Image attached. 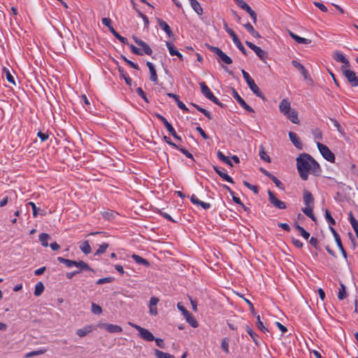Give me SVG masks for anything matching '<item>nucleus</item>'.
<instances>
[{
  "label": "nucleus",
  "mask_w": 358,
  "mask_h": 358,
  "mask_svg": "<svg viewBox=\"0 0 358 358\" xmlns=\"http://www.w3.org/2000/svg\"><path fill=\"white\" fill-rule=\"evenodd\" d=\"M190 4L193 10L198 14L202 15L203 9L200 6L199 3L196 0H192L190 1Z\"/></svg>",
  "instance_id": "obj_28"
},
{
  "label": "nucleus",
  "mask_w": 358,
  "mask_h": 358,
  "mask_svg": "<svg viewBox=\"0 0 358 358\" xmlns=\"http://www.w3.org/2000/svg\"><path fill=\"white\" fill-rule=\"evenodd\" d=\"M279 110L285 116H286L292 123L299 124L297 112L294 109L291 108L290 102L287 99H283L279 104Z\"/></svg>",
  "instance_id": "obj_2"
},
{
  "label": "nucleus",
  "mask_w": 358,
  "mask_h": 358,
  "mask_svg": "<svg viewBox=\"0 0 358 358\" xmlns=\"http://www.w3.org/2000/svg\"><path fill=\"white\" fill-rule=\"evenodd\" d=\"M57 261L60 263L65 264L69 268H71L76 265V261L69 259H65L62 257H58Z\"/></svg>",
  "instance_id": "obj_26"
},
{
  "label": "nucleus",
  "mask_w": 358,
  "mask_h": 358,
  "mask_svg": "<svg viewBox=\"0 0 358 358\" xmlns=\"http://www.w3.org/2000/svg\"><path fill=\"white\" fill-rule=\"evenodd\" d=\"M329 229L330 231H331V233L333 234L334 236V238H335V241H336V243L339 248V250L341 251L342 252V255L343 256V257L345 259L347 258V253L343 246V244H342V242H341V238L338 235V234L336 232V231L331 227L330 226L329 227Z\"/></svg>",
  "instance_id": "obj_12"
},
{
  "label": "nucleus",
  "mask_w": 358,
  "mask_h": 358,
  "mask_svg": "<svg viewBox=\"0 0 358 358\" xmlns=\"http://www.w3.org/2000/svg\"><path fill=\"white\" fill-rule=\"evenodd\" d=\"M303 202L306 206H313L314 203L313 194L306 189L303 190Z\"/></svg>",
  "instance_id": "obj_17"
},
{
  "label": "nucleus",
  "mask_w": 358,
  "mask_h": 358,
  "mask_svg": "<svg viewBox=\"0 0 358 358\" xmlns=\"http://www.w3.org/2000/svg\"><path fill=\"white\" fill-rule=\"evenodd\" d=\"M131 257L138 264H142V265H144L145 266H150V265L147 259L140 257L139 255H133L131 256Z\"/></svg>",
  "instance_id": "obj_27"
},
{
  "label": "nucleus",
  "mask_w": 358,
  "mask_h": 358,
  "mask_svg": "<svg viewBox=\"0 0 358 358\" xmlns=\"http://www.w3.org/2000/svg\"><path fill=\"white\" fill-rule=\"evenodd\" d=\"M325 218L331 225L336 224L334 219L331 215L329 211L327 209L325 210Z\"/></svg>",
  "instance_id": "obj_50"
},
{
  "label": "nucleus",
  "mask_w": 358,
  "mask_h": 358,
  "mask_svg": "<svg viewBox=\"0 0 358 358\" xmlns=\"http://www.w3.org/2000/svg\"><path fill=\"white\" fill-rule=\"evenodd\" d=\"M201 93L209 100L213 101L214 103L222 107V103L219 101V99L214 96V94L211 92L209 87L206 85L205 83L201 82L199 83Z\"/></svg>",
  "instance_id": "obj_4"
},
{
  "label": "nucleus",
  "mask_w": 358,
  "mask_h": 358,
  "mask_svg": "<svg viewBox=\"0 0 358 358\" xmlns=\"http://www.w3.org/2000/svg\"><path fill=\"white\" fill-rule=\"evenodd\" d=\"M155 355L157 358H175L173 355L167 352L160 351L159 350H155Z\"/></svg>",
  "instance_id": "obj_35"
},
{
  "label": "nucleus",
  "mask_w": 358,
  "mask_h": 358,
  "mask_svg": "<svg viewBox=\"0 0 358 358\" xmlns=\"http://www.w3.org/2000/svg\"><path fill=\"white\" fill-rule=\"evenodd\" d=\"M37 136L41 138V141H45L48 139L49 135L41 131H38Z\"/></svg>",
  "instance_id": "obj_63"
},
{
  "label": "nucleus",
  "mask_w": 358,
  "mask_h": 358,
  "mask_svg": "<svg viewBox=\"0 0 358 358\" xmlns=\"http://www.w3.org/2000/svg\"><path fill=\"white\" fill-rule=\"evenodd\" d=\"M157 22H158L159 27L166 32V34L169 36V37L173 36V33L171 29L170 28L169 24L165 21H164L162 19H158Z\"/></svg>",
  "instance_id": "obj_16"
},
{
  "label": "nucleus",
  "mask_w": 358,
  "mask_h": 358,
  "mask_svg": "<svg viewBox=\"0 0 358 358\" xmlns=\"http://www.w3.org/2000/svg\"><path fill=\"white\" fill-rule=\"evenodd\" d=\"M303 213L310 217L313 221H315L316 218L313 214V206H306L302 209Z\"/></svg>",
  "instance_id": "obj_24"
},
{
  "label": "nucleus",
  "mask_w": 358,
  "mask_h": 358,
  "mask_svg": "<svg viewBox=\"0 0 358 358\" xmlns=\"http://www.w3.org/2000/svg\"><path fill=\"white\" fill-rule=\"evenodd\" d=\"M246 331H247L248 334L251 336V338H252L253 341L256 344H257V341L256 339L257 334L248 326L246 327Z\"/></svg>",
  "instance_id": "obj_55"
},
{
  "label": "nucleus",
  "mask_w": 358,
  "mask_h": 358,
  "mask_svg": "<svg viewBox=\"0 0 358 358\" xmlns=\"http://www.w3.org/2000/svg\"><path fill=\"white\" fill-rule=\"evenodd\" d=\"M113 281V278L112 277H106V278H100L97 280L96 282V284L97 285H102V284H104V283H108V282H111Z\"/></svg>",
  "instance_id": "obj_51"
},
{
  "label": "nucleus",
  "mask_w": 358,
  "mask_h": 358,
  "mask_svg": "<svg viewBox=\"0 0 358 358\" xmlns=\"http://www.w3.org/2000/svg\"><path fill=\"white\" fill-rule=\"evenodd\" d=\"M257 326L258 329H260L262 332L268 331L267 328H266L264 327L263 322L261 321L259 315H257Z\"/></svg>",
  "instance_id": "obj_49"
},
{
  "label": "nucleus",
  "mask_w": 358,
  "mask_h": 358,
  "mask_svg": "<svg viewBox=\"0 0 358 358\" xmlns=\"http://www.w3.org/2000/svg\"><path fill=\"white\" fill-rule=\"evenodd\" d=\"M207 46L210 50H211L213 53H215L220 57L222 62L227 64H230L232 63V59L229 56H227L224 52H223L221 49H220L217 47L211 46L210 45H207Z\"/></svg>",
  "instance_id": "obj_8"
},
{
  "label": "nucleus",
  "mask_w": 358,
  "mask_h": 358,
  "mask_svg": "<svg viewBox=\"0 0 358 358\" xmlns=\"http://www.w3.org/2000/svg\"><path fill=\"white\" fill-rule=\"evenodd\" d=\"M221 348L226 353H229V339L227 338L222 339L221 343Z\"/></svg>",
  "instance_id": "obj_47"
},
{
  "label": "nucleus",
  "mask_w": 358,
  "mask_h": 358,
  "mask_svg": "<svg viewBox=\"0 0 358 358\" xmlns=\"http://www.w3.org/2000/svg\"><path fill=\"white\" fill-rule=\"evenodd\" d=\"M289 36L296 41L298 43H301V44H309L310 43L311 41L308 39V38H303V37H301L294 33H292V31H289Z\"/></svg>",
  "instance_id": "obj_22"
},
{
  "label": "nucleus",
  "mask_w": 358,
  "mask_h": 358,
  "mask_svg": "<svg viewBox=\"0 0 358 358\" xmlns=\"http://www.w3.org/2000/svg\"><path fill=\"white\" fill-rule=\"evenodd\" d=\"M92 331L91 327H85L83 329H79L77 330L76 333L77 335L80 337H84L86 336L88 333H90Z\"/></svg>",
  "instance_id": "obj_36"
},
{
  "label": "nucleus",
  "mask_w": 358,
  "mask_h": 358,
  "mask_svg": "<svg viewBox=\"0 0 358 358\" xmlns=\"http://www.w3.org/2000/svg\"><path fill=\"white\" fill-rule=\"evenodd\" d=\"M78 268H79L78 271H80V273L82 271H94V270L85 262L83 261H79L76 262V265L75 266Z\"/></svg>",
  "instance_id": "obj_25"
},
{
  "label": "nucleus",
  "mask_w": 358,
  "mask_h": 358,
  "mask_svg": "<svg viewBox=\"0 0 358 358\" xmlns=\"http://www.w3.org/2000/svg\"><path fill=\"white\" fill-rule=\"evenodd\" d=\"M80 250L85 255H88L91 252V247L87 241H83L80 245Z\"/></svg>",
  "instance_id": "obj_29"
},
{
  "label": "nucleus",
  "mask_w": 358,
  "mask_h": 358,
  "mask_svg": "<svg viewBox=\"0 0 358 358\" xmlns=\"http://www.w3.org/2000/svg\"><path fill=\"white\" fill-rule=\"evenodd\" d=\"M4 71L6 72V76L7 80L9 83H10L13 84L14 85H15L16 84H15L14 78L12 76V74L10 73V72L9 71V70L4 69Z\"/></svg>",
  "instance_id": "obj_52"
},
{
  "label": "nucleus",
  "mask_w": 358,
  "mask_h": 358,
  "mask_svg": "<svg viewBox=\"0 0 358 358\" xmlns=\"http://www.w3.org/2000/svg\"><path fill=\"white\" fill-rule=\"evenodd\" d=\"M350 222L353 228L357 237L358 238V221L353 217L352 213H350Z\"/></svg>",
  "instance_id": "obj_30"
},
{
  "label": "nucleus",
  "mask_w": 358,
  "mask_h": 358,
  "mask_svg": "<svg viewBox=\"0 0 358 358\" xmlns=\"http://www.w3.org/2000/svg\"><path fill=\"white\" fill-rule=\"evenodd\" d=\"M146 65L148 67L150 73V80L155 83H157L158 82V78H157V72H156V70L155 69L153 64L151 63L150 62H148L146 63Z\"/></svg>",
  "instance_id": "obj_18"
},
{
  "label": "nucleus",
  "mask_w": 358,
  "mask_h": 358,
  "mask_svg": "<svg viewBox=\"0 0 358 358\" xmlns=\"http://www.w3.org/2000/svg\"><path fill=\"white\" fill-rule=\"evenodd\" d=\"M103 217L106 220H113L115 217V213L112 210H106L101 213Z\"/></svg>",
  "instance_id": "obj_37"
},
{
  "label": "nucleus",
  "mask_w": 358,
  "mask_h": 358,
  "mask_svg": "<svg viewBox=\"0 0 358 358\" xmlns=\"http://www.w3.org/2000/svg\"><path fill=\"white\" fill-rule=\"evenodd\" d=\"M121 58L131 68L135 69H139L138 66L134 62L129 60L124 55H121Z\"/></svg>",
  "instance_id": "obj_48"
},
{
  "label": "nucleus",
  "mask_w": 358,
  "mask_h": 358,
  "mask_svg": "<svg viewBox=\"0 0 358 358\" xmlns=\"http://www.w3.org/2000/svg\"><path fill=\"white\" fill-rule=\"evenodd\" d=\"M229 34L231 37L233 42L235 43V45L238 48V49L243 55H245L247 54V51H246L245 48H244V46L243 45V44L241 43L239 38H238V36H236V33L234 31H229Z\"/></svg>",
  "instance_id": "obj_13"
},
{
  "label": "nucleus",
  "mask_w": 358,
  "mask_h": 358,
  "mask_svg": "<svg viewBox=\"0 0 358 358\" xmlns=\"http://www.w3.org/2000/svg\"><path fill=\"white\" fill-rule=\"evenodd\" d=\"M235 3L242 9L245 10L247 13L250 11L252 8L250 6L245 2L243 0H234Z\"/></svg>",
  "instance_id": "obj_34"
},
{
  "label": "nucleus",
  "mask_w": 358,
  "mask_h": 358,
  "mask_svg": "<svg viewBox=\"0 0 358 358\" xmlns=\"http://www.w3.org/2000/svg\"><path fill=\"white\" fill-rule=\"evenodd\" d=\"M133 39H134V42L142 48L141 51L143 52V54H145L148 55H152V50L151 48L146 43H145L143 41L138 38L136 36H133Z\"/></svg>",
  "instance_id": "obj_11"
},
{
  "label": "nucleus",
  "mask_w": 358,
  "mask_h": 358,
  "mask_svg": "<svg viewBox=\"0 0 358 358\" xmlns=\"http://www.w3.org/2000/svg\"><path fill=\"white\" fill-rule=\"evenodd\" d=\"M245 44L256 53L262 61L265 62L266 53L264 50L250 41H246Z\"/></svg>",
  "instance_id": "obj_10"
},
{
  "label": "nucleus",
  "mask_w": 358,
  "mask_h": 358,
  "mask_svg": "<svg viewBox=\"0 0 358 358\" xmlns=\"http://www.w3.org/2000/svg\"><path fill=\"white\" fill-rule=\"evenodd\" d=\"M296 229L300 232L301 235L306 239L308 240V238L310 236V234L307 232L302 227H301L299 224L296 225Z\"/></svg>",
  "instance_id": "obj_42"
},
{
  "label": "nucleus",
  "mask_w": 358,
  "mask_h": 358,
  "mask_svg": "<svg viewBox=\"0 0 358 358\" xmlns=\"http://www.w3.org/2000/svg\"><path fill=\"white\" fill-rule=\"evenodd\" d=\"M39 241L41 243V245L43 247H48V240L50 238V235L46 233H42L38 236Z\"/></svg>",
  "instance_id": "obj_32"
},
{
  "label": "nucleus",
  "mask_w": 358,
  "mask_h": 358,
  "mask_svg": "<svg viewBox=\"0 0 358 358\" xmlns=\"http://www.w3.org/2000/svg\"><path fill=\"white\" fill-rule=\"evenodd\" d=\"M289 137L291 142L294 144V145L299 150L303 149V145L300 141V138L297 136V134L294 132L289 131Z\"/></svg>",
  "instance_id": "obj_14"
},
{
  "label": "nucleus",
  "mask_w": 358,
  "mask_h": 358,
  "mask_svg": "<svg viewBox=\"0 0 358 358\" xmlns=\"http://www.w3.org/2000/svg\"><path fill=\"white\" fill-rule=\"evenodd\" d=\"M108 247H109L108 243H104L101 244V245L99 247V248L96 250V251L95 252L94 255H95V256H97V255H101V254L104 253V252L106 251V250H107V248H108Z\"/></svg>",
  "instance_id": "obj_40"
},
{
  "label": "nucleus",
  "mask_w": 358,
  "mask_h": 358,
  "mask_svg": "<svg viewBox=\"0 0 358 358\" xmlns=\"http://www.w3.org/2000/svg\"><path fill=\"white\" fill-rule=\"evenodd\" d=\"M313 3L317 8H318L322 12H327V8L323 3L317 1H315Z\"/></svg>",
  "instance_id": "obj_59"
},
{
  "label": "nucleus",
  "mask_w": 358,
  "mask_h": 358,
  "mask_svg": "<svg viewBox=\"0 0 358 358\" xmlns=\"http://www.w3.org/2000/svg\"><path fill=\"white\" fill-rule=\"evenodd\" d=\"M114 36L117 39L119 40L120 42H122V43L124 44H127L128 43V41H127V38L122 36L121 35H120L117 32L114 35Z\"/></svg>",
  "instance_id": "obj_61"
},
{
  "label": "nucleus",
  "mask_w": 358,
  "mask_h": 358,
  "mask_svg": "<svg viewBox=\"0 0 358 358\" xmlns=\"http://www.w3.org/2000/svg\"><path fill=\"white\" fill-rule=\"evenodd\" d=\"M274 183L275 185L279 187L280 189H283V184L274 176H273L272 177H271L270 178Z\"/></svg>",
  "instance_id": "obj_58"
},
{
  "label": "nucleus",
  "mask_w": 358,
  "mask_h": 358,
  "mask_svg": "<svg viewBox=\"0 0 358 358\" xmlns=\"http://www.w3.org/2000/svg\"><path fill=\"white\" fill-rule=\"evenodd\" d=\"M44 290V285L41 282H38L35 285L34 295L36 296H40Z\"/></svg>",
  "instance_id": "obj_38"
},
{
  "label": "nucleus",
  "mask_w": 358,
  "mask_h": 358,
  "mask_svg": "<svg viewBox=\"0 0 358 358\" xmlns=\"http://www.w3.org/2000/svg\"><path fill=\"white\" fill-rule=\"evenodd\" d=\"M136 92H137V94H138L140 96H141V97L144 99V101H145V102H147V103H148V102H149V101H148V98H147V96H146V95H145V92H143V90H142V88H141V87H138V88L136 89Z\"/></svg>",
  "instance_id": "obj_57"
},
{
  "label": "nucleus",
  "mask_w": 358,
  "mask_h": 358,
  "mask_svg": "<svg viewBox=\"0 0 358 358\" xmlns=\"http://www.w3.org/2000/svg\"><path fill=\"white\" fill-rule=\"evenodd\" d=\"M176 102L180 109L185 110V111H189V109L187 108V106L179 99L177 100Z\"/></svg>",
  "instance_id": "obj_64"
},
{
  "label": "nucleus",
  "mask_w": 358,
  "mask_h": 358,
  "mask_svg": "<svg viewBox=\"0 0 358 358\" xmlns=\"http://www.w3.org/2000/svg\"><path fill=\"white\" fill-rule=\"evenodd\" d=\"M45 352H46V350H38L31 351V352H28L27 354H26L25 355V357L26 358H29V357H34V356L43 355Z\"/></svg>",
  "instance_id": "obj_43"
},
{
  "label": "nucleus",
  "mask_w": 358,
  "mask_h": 358,
  "mask_svg": "<svg viewBox=\"0 0 358 358\" xmlns=\"http://www.w3.org/2000/svg\"><path fill=\"white\" fill-rule=\"evenodd\" d=\"M313 134L314 136V138L318 141H321L322 138V133L320 129H315L313 131Z\"/></svg>",
  "instance_id": "obj_53"
},
{
  "label": "nucleus",
  "mask_w": 358,
  "mask_h": 358,
  "mask_svg": "<svg viewBox=\"0 0 358 358\" xmlns=\"http://www.w3.org/2000/svg\"><path fill=\"white\" fill-rule=\"evenodd\" d=\"M243 185L250 190L253 191L255 194L258 193V187L257 186L251 185L247 181H243Z\"/></svg>",
  "instance_id": "obj_54"
},
{
  "label": "nucleus",
  "mask_w": 358,
  "mask_h": 358,
  "mask_svg": "<svg viewBox=\"0 0 358 358\" xmlns=\"http://www.w3.org/2000/svg\"><path fill=\"white\" fill-rule=\"evenodd\" d=\"M242 74L243 76V78L245 79V82L248 85L250 89L252 92L257 96L258 97L261 98L263 101H266V97L264 95V94L260 91L259 87L256 85L254 80L250 77L249 73L246 72L245 70H242Z\"/></svg>",
  "instance_id": "obj_3"
},
{
  "label": "nucleus",
  "mask_w": 358,
  "mask_h": 358,
  "mask_svg": "<svg viewBox=\"0 0 358 358\" xmlns=\"http://www.w3.org/2000/svg\"><path fill=\"white\" fill-rule=\"evenodd\" d=\"M213 169L224 180L230 182V183H234V180L231 177H230L229 175L225 173L222 170H221L217 166H213Z\"/></svg>",
  "instance_id": "obj_20"
},
{
  "label": "nucleus",
  "mask_w": 358,
  "mask_h": 358,
  "mask_svg": "<svg viewBox=\"0 0 358 358\" xmlns=\"http://www.w3.org/2000/svg\"><path fill=\"white\" fill-rule=\"evenodd\" d=\"M118 71L120 74V76L124 80L125 83L127 85L131 86L132 80L131 78L127 75V73L124 71V69L121 66H118Z\"/></svg>",
  "instance_id": "obj_23"
},
{
  "label": "nucleus",
  "mask_w": 358,
  "mask_h": 358,
  "mask_svg": "<svg viewBox=\"0 0 358 358\" xmlns=\"http://www.w3.org/2000/svg\"><path fill=\"white\" fill-rule=\"evenodd\" d=\"M232 96L241 106H242L245 102L234 89L232 90Z\"/></svg>",
  "instance_id": "obj_45"
},
{
  "label": "nucleus",
  "mask_w": 358,
  "mask_h": 358,
  "mask_svg": "<svg viewBox=\"0 0 358 358\" xmlns=\"http://www.w3.org/2000/svg\"><path fill=\"white\" fill-rule=\"evenodd\" d=\"M166 45L171 55H178V51L176 49L175 46L171 42L166 41Z\"/></svg>",
  "instance_id": "obj_39"
},
{
  "label": "nucleus",
  "mask_w": 358,
  "mask_h": 358,
  "mask_svg": "<svg viewBox=\"0 0 358 358\" xmlns=\"http://www.w3.org/2000/svg\"><path fill=\"white\" fill-rule=\"evenodd\" d=\"M341 288L338 291V298L339 300H343L347 296L346 288L343 282H340Z\"/></svg>",
  "instance_id": "obj_33"
},
{
  "label": "nucleus",
  "mask_w": 358,
  "mask_h": 358,
  "mask_svg": "<svg viewBox=\"0 0 358 358\" xmlns=\"http://www.w3.org/2000/svg\"><path fill=\"white\" fill-rule=\"evenodd\" d=\"M129 324L136 329L139 334V336L146 341H152L155 339L153 334L148 329L141 327V326L129 322Z\"/></svg>",
  "instance_id": "obj_5"
},
{
  "label": "nucleus",
  "mask_w": 358,
  "mask_h": 358,
  "mask_svg": "<svg viewBox=\"0 0 358 358\" xmlns=\"http://www.w3.org/2000/svg\"><path fill=\"white\" fill-rule=\"evenodd\" d=\"M268 200L275 208L285 209L287 208L285 202L279 200L271 190L268 191Z\"/></svg>",
  "instance_id": "obj_9"
},
{
  "label": "nucleus",
  "mask_w": 358,
  "mask_h": 358,
  "mask_svg": "<svg viewBox=\"0 0 358 358\" xmlns=\"http://www.w3.org/2000/svg\"><path fill=\"white\" fill-rule=\"evenodd\" d=\"M341 69L350 85L352 87H358V77L355 73L352 70L345 69L343 66H341Z\"/></svg>",
  "instance_id": "obj_7"
},
{
  "label": "nucleus",
  "mask_w": 358,
  "mask_h": 358,
  "mask_svg": "<svg viewBox=\"0 0 358 358\" xmlns=\"http://www.w3.org/2000/svg\"><path fill=\"white\" fill-rule=\"evenodd\" d=\"M259 157L262 160H264L266 162H271V159H270L269 156L265 152L263 146H260Z\"/></svg>",
  "instance_id": "obj_41"
},
{
  "label": "nucleus",
  "mask_w": 358,
  "mask_h": 358,
  "mask_svg": "<svg viewBox=\"0 0 358 358\" xmlns=\"http://www.w3.org/2000/svg\"><path fill=\"white\" fill-rule=\"evenodd\" d=\"M186 321L192 327H198V322L196 320V319L192 315H190L189 317H187Z\"/></svg>",
  "instance_id": "obj_46"
},
{
  "label": "nucleus",
  "mask_w": 358,
  "mask_h": 358,
  "mask_svg": "<svg viewBox=\"0 0 358 358\" xmlns=\"http://www.w3.org/2000/svg\"><path fill=\"white\" fill-rule=\"evenodd\" d=\"M296 167L300 177L307 180L308 174L319 176L321 169L319 164L308 154L302 153L296 158Z\"/></svg>",
  "instance_id": "obj_1"
},
{
  "label": "nucleus",
  "mask_w": 358,
  "mask_h": 358,
  "mask_svg": "<svg viewBox=\"0 0 358 358\" xmlns=\"http://www.w3.org/2000/svg\"><path fill=\"white\" fill-rule=\"evenodd\" d=\"M334 59L338 62H341V63H343L345 65L346 67H348L350 66V63H349V61L345 57V56L341 53L340 52H336L334 54Z\"/></svg>",
  "instance_id": "obj_19"
},
{
  "label": "nucleus",
  "mask_w": 358,
  "mask_h": 358,
  "mask_svg": "<svg viewBox=\"0 0 358 358\" xmlns=\"http://www.w3.org/2000/svg\"><path fill=\"white\" fill-rule=\"evenodd\" d=\"M177 149L181 151L187 157L193 159L192 155L190 152H189L186 149L180 148V146L179 148Z\"/></svg>",
  "instance_id": "obj_62"
},
{
  "label": "nucleus",
  "mask_w": 358,
  "mask_h": 358,
  "mask_svg": "<svg viewBox=\"0 0 358 358\" xmlns=\"http://www.w3.org/2000/svg\"><path fill=\"white\" fill-rule=\"evenodd\" d=\"M129 48L134 54L138 55H143V52L139 48H136L135 45L130 44Z\"/></svg>",
  "instance_id": "obj_56"
},
{
  "label": "nucleus",
  "mask_w": 358,
  "mask_h": 358,
  "mask_svg": "<svg viewBox=\"0 0 358 358\" xmlns=\"http://www.w3.org/2000/svg\"><path fill=\"white\" fill-rule=\"evenodd\" d=\"M292 64L295 68H296L301 72L304 78H307L308 76V72L301 64H300L299 62L296 60H292Z\"/></svg>",
  "instance_id": "obj_21"
},
{
  "label": "nucleus",
  "mask_w": 358,
  "mask_h": 358,
  "mask_svg": "<svg viewBox=\"0 0 358 358\" xmlns=\"http://www.w3.org/2000/svg\"><path fill=\"white\" fill-rule=\"evenodd\" d=\"M28 204H29V205L31 207V208H32V210H33V216H34V217H36L37 216V215H38V208H37V207H36V204H35L34 202H32V201L29 202V203H28Z\"/></svg>",
  "instance_id": "obj_60"
},
{
  "label": "nucleus",
  "mask_w": 358,
  "mask_h": 358,
  "mask_svg": "<svg viewBox=\"0 0 358 358\" xmlns=\"http://www.w3.org/2000/svg\"><path fill=\"white\" fill-rule=\"evenodd\" d=\"M92 312L95 315H100L102 313V308L95 303H92Z\"/></svg>",
  "instance_id": "obj_44"
},
{
  "label": "nucleus",
  "mask_w": 358,
  "mask_h": 358,
  "mask_svg": "<svg viewBox=\"0 0 358 358\" xmlns=\"http://www.w3.org/2000/svg\"><path fill=\"white\" fill-rule=\"evenodd\" d=\"M217 156L220 160L227 164L230 166H233V164L229 157H226L221 151L218 150L217 152Z\"/></svg>",
  "instance_id": "obj_31"
},
{
  "label": "nucleus",
  "mask_w": 358,
  "mask_h": 358,
  "mask_svg": "<svg viewBox=\"0 0 358 358\" xmlns=\"http://www.w3.org/2000/svg\"><path fill=\"white\" fill-rule=\"evenodd\" d=\"M100 327H103L110 333H120L122 331V329L120 326L103 323L100 324Z\"/></svg>",
  "instance_id": "obj_15"
},
{
  "label": "nucleus",
  "mask_w": 358,
  "mask_h": 358,
  "mask_svg": "<svg viewBox=\"0 0 358 358\" xmlns=\"http://www.w3.org/2000/svg\"><path fill=\"white\" fill-rule=\"evenodd\" d=\"M317 146L321 155L325 159L331 163H334L335 162L334 154L329 150V148L327 145L320 142H317Z\"/></svg>",
  "instance_id": "obj_6"
}]
</instances>
